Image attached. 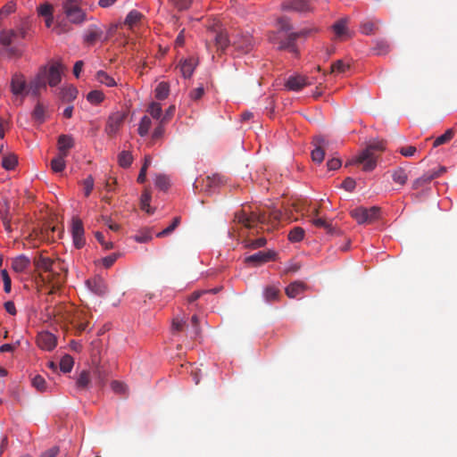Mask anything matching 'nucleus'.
I'll return each mask as SVG.
<instances>
[{
  "label": "nucleus",
  "instance_id": "obj_1",
  "mask_svg": "<svg viewBox=\"0 0 457 457\" xmlns=\"http://www.w3.org/2000/svg\"><path fill=\"white\" fill-rule=\"evenodd\" d=\"M281 213L278 211L272 212H260V211H246L242 209L235 214V221L244 225L245 228H252L257 224L271 223L272 226L278 222Z\"/></svg>",
  "mask_w": 457,
  "mask_h": 457
},
{
  "label": "nucleus",
  "instance_id": "obj_2",
  "mask_svg": "<svg viewBox=\"0 0 457 457\" xmlns=\"http://www.w3.org/2000/svg\"><path fill=\"white\" fill-rule=\"evenodd\" d=\"M385 150L383 141L370 142L368 146L353 160L348 162L345 166L352 164H362V170L365 171L373 170L377 166L378 154Z\"/></svg>",
  "mask_w": 457,
  "mask_h": 457
},
{
  "label": "nucleus",
  "instance_id": "obj_3",
  "mask_svg": "<svg viewBox=\"0 0 457 457\" xmlns=\"http://www.w3.org/2000/svg\"><path fill=\"white\" fill-rule=\"evenodd\" d=\"M278 33L285 32L287 36L284 39H279L277 37H270V40L274 44L278 45L279 50H288L291 53L297 54V47L295 42L297 40L295 32H291L293 25L290 22L289 18L283 16L278 19Z\"/></svg>",
  "mask_w": 457,
  "mask_h": 457
},
{
  "label": "nucleus",
  "instance_id": "obj_4",
  "mask_svg": "<svg viewBox=\"0 0 457 457\" xmlns=\"http://www.w3.org/2000/svg\"><path fill=\"white\" fill-rule=\"evenodd\" d=\"M33 263L43 282H52L56 276H59V273L54 268L55 262L49 257L39 254L34 258Z\"/></svg>",
  "mask_w": 457,
  "mask_h": 457
},
{
  "label": "nucleus",
  "instance_id": "obj_5",
  "mask_svg": "<svg viewBox=\"0 0 457 457\" xmlns=\"http://www.w3.org/2000/svg\"><path fill=\"white\" fill-rule=\"evenodd\" d=\"M231 44L237 55H240L251 52L255 40L248 32H237L232 36Z\"/></svg>",
  "mask_w": 457,
  "mask_h": 457
},
{
  "label": "nucleus",
  "instance_id": "obj_6",
  "mask_svg": "<svg viewBox=\"0 0 457 457\" xmlns=\"http://www.w3.org/2000/svg\"><path fill=\"white\" fill-rule=\"evenodd\" d=\"M380 209L373 206L370 208L357 207L351 211V216L359 223H370L378 219Z\"/></svg>",
  "mask_w": 457,
  "mask_h": 457
},
{
  "label": "nucleus",
  "instance_id": "obj_7",
  "mask_svg": "<svg viewBox=\"0 0 457 457\" xmlns=\"http://www.w3.org/2000/svg\"><path fill=\"white\" fill-rule=\"evenodd\" d=\"M127 113L124 112H115L109 115L104 131L109 137H113L122 127Z\"/></svg>",
  "mask_w": 457,
  "mask_h": 457
},
{
  "label": "nucleus",
  "instance_id": "obj_8",
  "mask_svg": "<svg viewBox=\"0 0 457 457\" xmlns=\"http://www.w3.org/2000/svg\"><path fill=\"white\" fill-rule=\"evenodd\" d=\"M62 7L66 17L71 22L77 24L84 21L85 12L75 0H66Z\"/></svg>",
  "mask_w": 457,
  "mask_h": 457
},
{
  "label": "nucleus",
  "instance_id": "obj_9",
  "mask_svg": "<svg viewBox=\"0 0 457 457\" xmlns=\"http://www.w3.org/2000/svg\"><path fill=\"white\" fill-rule=\"evenodd\" d=\"M84 227L80 219L74 217L71 221V235L73 244L77 249L82 248L85 244Z\"/></svg>",
  "mask_w": 457,
  "mask_h": 457
},
{
  "label": "nucleus",
  "instance_id": "obj_10",
  "mask_svg": "<svg viewBox=\"0 0 457 457\" xmlns=\"http://www.w3.org/2000/svg\"><path fill=\"white\" fill-rule=\"evenodd\" d=\"M314 148L312 151V160L316 163H321L325 157V150L328 142L323 137H316L313 139Z\"/></svg>",
  "mask_w": 457,
  "mask_h": 457
},
{
  "label": "nucleus",
  "instance_id": "obj_11",
  "mask_svg": "<svg viewBox=\"0 0 457 457\" xmlns=\"http://www.w3.org/2000/svg\"><path fill=\"white\" fill-rule=\"evenodd\" d=\"M63 69L64 67L61 62H54L49 69L46 68V79L50 87H55L61 82Z\"/></svg>",
  "mask_w": 457,
  "mask_h": 457
},
{
  "label": "nucleus",
  "instance_id": "obj_12",
  "mask_svg": "<svg viewBox=\"0 0 457 457\" xmlns=\"http://www.w3.org/2000/svg\"><path fill=\"white\" fill-rule=\"evenodd\" d=\"M37 343L41 349L52 351L56 346L57 338L54 334L48 331H42L37 334Z\"/></svg>",
  "mask_w": 457,
  "mask_h": 457
},
{
  "label": "nucleus",
  "instance_id": "obj_13",
  "mask_svg": "<svg viewBox=\"0 0 457 457\" xmlns=\"http://www.w3.org/2000/svg\"><path fill=\"white\" fill-rule=\"evenodd\" d=\"M281 8L284 11H295L297 12H307L312 10L306 0H288L282 4Z\"/></svg>",
  "mask_w": 457,
  "mask_h": 457
},
{
  "label": "nucleus",
  "instance_id": "obj_14",
  "mask_svg": "<svg viewBox=\"0 0 457 457\" xmlns=\"http://www.w3.org/2000/svg\"><path fill=\"white\" fill-rule=\"evenodd\" d=\"M46 67L40 70L37 76L29 83V90L32 95L37 96L41 88H46Z\"/></svg>",
  "mask_w": 457,
  "mask_h": 457
},
{
  "label": "nucleus",
  "instance_id": "obj_15",
  "mask_svg": "<svg viewBox=\"0 0 457 457\" xmlns=\"http://www.w3.org/2000/svg\"><path fill=\"white\" fill-rule=\"evenodd\" d=\"M275 256V253L271 251L262 252L260 251L254 254H252L246 257L245 262L248 263H253L255 266L263 264L270 260H273Z\"/></svg>",
  "mask_w": 457,
  "mask_h": 457
},
{
  "label": "nucleus",
  "instance_id": "obj_16",
  "mask_svg": "<svg viewBox=\"0 0 457 457\" xmlns=\"http://www.w3.org/2000/svg\"><path fill=\"white\" fill-rule=\"evenodd\" d=\"M309 85V82L307 81V78L301 75H295V76H290L286 84L285 87L288 90L292 91H299L303 89L304 87Z\"/></svg>",
  "mask_w": 457,
  "mask_h": 457
},
{
  "label": "nucleus",
  "instance_id": "obj_17",
  "mask_svg": "<svg viewBox=\"0 0 457 457\" xmlns=\"http://www.w3.org/2000/svg\"><path fill=\"white\" fill-rule=\"evenodd\" d=\"M27 87V83L24 79V76L20 73H15L12 75L11 80V91L13 95L19 96L25 92Z\"/></svg>",
  "mask_w": 457,
  "mask_h": 457
},
{
  "label": "nucleus",
  "instance_id": "obj_18",
  "mask_svg": "<svg viewBox=\"0 0 457 457\" xmlns=\"http://www.w3.org/2000/svg\"><path fill=\"white\" fill-rule=\"evenodd\" d=\"M74 146V139L71 135L62 134L57 140L59 154L68 156L69 150Z\"/></svg>",
  "mask_w": 457,
  "mask_h": 457
},
{
  "label": "nucleus",
  "instance_id": "obj_19",
  "mask_svg": "<svg viewBox=\"0 0 457 457\" xmlns=\"http://www.w3.org/2000/svg\"><path fill=\"white\" fill-rule=\"evenodd\" d=\"M87 285L88 288L97 295H104L107 293V286L100 277L88 279Z\"/></svg>",
  "mask_w": 457,
  "mask_h": 457
},
{
  "label": "nucleus",
  "instance_id": "obj_20",
  "mask_svg": "<svg viewBox=\"0 0 457 457\" xmlns=\"http://www.w3.org/2000/svg\"><path fill=\"white\" fill-rule=\"evenodd\" d=\"M103 34V30L96 26L90 27L85 33L84 42L88 46H92L102 38Z\"/></svg>",
  "mask_w": 457,
  "mask_h": 457
},
{
  "label": "nucleus",
  "instance_id": "obj_21",
  "mask_svg": "<svg viewBox=\"0 0 457 457\" xmlns=\"http://www.w3.org/2000/svg\"><path fill=\"white\" fill-rule=\"evenodd\" d=\"M197 62L195 58L190 57L182 61L179 64V70L184 78H190L196 67Z\"/></svg>",
  "mask_w": 457,
  "mask_h": 457
},
{
  "label": "nucleus",
  "instance_id": "obj_22",
  "mask_svg": "<svg viewBox=\"0 0 457 457\" xmlns=\"http://www.w3.org/2000/svg\"><path fill=\"white\" fill-rule=\"evenodd\" d=\"M305 289H306V286L304 283H303L301 281H295V282H292L291 284H289L286 287L285 291H286V295L289 298H295L297 295H299L300 294H302Z\"/></svg>",
  "mask_w": 457,
  "mask_h": 457
},
{
  "label": "nucleus",
  "instance_id": "obj_23",
  "mask_svg": "<svg viewBox=\"0 0 457 457\" xmlns=\"http://www.w3.org/2000/svg\"><path fill=\"white\" fill-rule=\"evenodd\" d=\"M91 381L92 378L89 371L82 370L76 380V387L80 391L87 390L91 385Z\"/></svg>",
  "mask_w": 457,
  "mask_h": 457
},
{
  "label": "nucleus",
  "instance_id": "obj_24",
  "mask_svg": "<svg viewBox=\"0 0 457 457\" xmlns=\"http://www.w3.org/2000/svg\"><path fill=\"white\" fill-rule=\"evenodd\" d=\"M30 264L29 259L25 255H20L12 260V268L15 272L25 271Z\"/></svg>",
  "mask_w": 457,
  "mask_h": 457
},
{
  "label": "nucleus",
  "instance_id": "obj_25",
  "mask_svg": "<svg viewBox=\"0 0 457 457\" xmlns=\"http://www.w3.org/2000/svg\"><path fill=\"white\" fill-rule=\"evenodd\" d=\"M436 178H438V173L428 171L425 174H423L421 177H420L414 180L412 187L414 189H418L420 187H422L423 185L429 183L431 180H433Z\"/></svg>",
  "mask_w": 457,
  "mask_h": 457
},
{
  "label": "nucleus",
  "instance_id": "obj_26",
  "mask_svg": "<svg viewBox=\"0 0 457 457\" xmlns=\"http://www.w3.org/2000/svg\"><path fill=\"white\" fill-rule=\"evenodd\" d=\"M109 377V372L104 367H96L94 370V378L99 386H104Z\"/></svg>",
  "mask_w": 457,
  "mask_h": 457
},
{
  "label": "nucleus",
  "instance_id": "obj_27",
  "mask_svg": "<svg viewBox=\"0 0 457 457\" xmlns=\"http://www.w3.org/2000/svg\"><path fill=\"white\" fill-rule=\"evenodd\" d=\"M347 20L346 19H341L337 21L333 26L332 29L336 35V37L342 38L345 36H347L348 29L346 28Z\"/></svg>",
  "mask_w": 457,
  "mask_h": 457
},
{
  "label": "nucleus",
  "instance_id": "obj_28",
  "mask_svg": "<svg viewBox=\"0 0 457 457\" xmlns=\"http://www.w3.org/2000/svg\"><path fill=\"white\" fill-rule=\"evenodd\" d=\"M16 36H17V34L14 30L4 29L0 32V44L4 47H8L12 45V43L13 42Z\"/></svg>",
  "mask_w": 457,
  "mask_h": 457
},
{
  "label": "nucleus",
  "instance_id": "obj_29",
  "mask_svg": "<svg viewBox=\"0 0 457 457\" xmlns=\"http://www.w3.org/2000/svg\"><path fill=\"white\" fill-rule=\"evenodd\" d=\"M372 51L377 55L386 54L390 51V46L385 39H378L374 43Z\"/></svg>",
  "mask_w": 457,
  "mask_h": 457
},
{
  "label": "nucleus",
  "instance_id": "obj_30",
  "mask_svg": "<svg viewBox=\"0 0 457 457\" xmlns=\"http://www.w3.org/2000/svg\"><path fill=\"white\" fill-rule=\"evenodd\" d=\"M46 109L41 103H37L32 112V119L38 124L46 120Z\"/></svg>",
  "mask_w": 457,
  "mask_h": 457
},
{
  "label": "nucleus",
  "instance_id": "obj_31",
  "mask_svg": "<svg viewBox=\"0 0 457 457\" xmlns=\"http://www.w3.org/2000/svg\"><path fill=\"white\" fill-rule=\"evenodd\" d=\"M65 158L66 156L62 154H57L52 161H51V169L54 172L58 173L62 172L65 167Z\"/></svg>",
  "mask_w": 457,
  "mask_h": 457
},
{
  "label": "nucleus",
  "instance_id": "obj_32",
  "mask_svg": "<svg viewBox=\"0 0 457 457\" xmlns=\"http://www.w3.org/2000/svg\"><path fill=\"white\" fill-rule=\"evenodd\" d=\"M143 18V14L139 12L137 10L130 11L126 19H125V24L128 25L129 28H132L136 24H137L141 19Z\"/></svg>",
  "mask_w": 457,
  "mask_h": 457
},
{
  "label": "nucleus",
  "instance_id": "obj_33",
  "mask_svg": "<svg viewBox=\"0 0 457 457\" xmlns=\"http://www.w3.org/2000/svg\"><path fill=\"white\" fill-rule=\"evenodd\" d=\"M170 93V86L167 82H160L155 88V97L159 100H164Z\"/></svg>",
  "mask_w": 457,
  "mask_h": 457
},
{
  "label": "nucleus",
  "instance_id": "obj_34",
  "mask_svg": "<svg viewBox=\"0 0 457 457\" xmlns=\"http://www.w3.org/2000/svg\"><path fill=\"white\" fill-rule=\"evenodd\" d=\"M230 40L228 37V35L225 32H219L215 36V45L219 50H225L228 47Z\"/></svg>",
  "mask_w": 457,
  "mask_h": 457
},
{
  "label": "nucleus",
  "instance_id": "obj_35",
  "mask_svg": "<svg viewBox=\"0 0 457 457\" xmlns=\"http://www.w3.org/2000/svg\"><path fill=\"white\" fill-rule=\"evenodd\" d=\"M392 179H393L394 182H395L401 186H403L408 179V176L403 168H398V169L393 170Z\"/></svg>",
  "mask_w": 457,
  "mask_h": 457
},
{
  "label": "nucleus",
  "instance_id": "obj_36",
  "mask_svg": "<svg viewBox=\"0 0 457 457\" xmlns=\"http://www.w3.org/2000/svg\"><path fill=\"white\" fill-rule=\"evenodd\" d=\"M73 365L74 360L69 354H65L64 356H62V358L60 361V369L64 373L71 372L73 368Z\"/></svg>",
  "mask_w": 457,
  "mask_h": 457
},
{
  "label": "nucleus",
  "instance_id": "obj_37",
  "mask_svg": "<svg viewBox=\"0 0 457 457\" xmlns=\"http://www.w3.org/2000/svg\"><path fill=\"white\" fill-rule=\"evenodd\" d=\"M96 79L98 82L106 85L107 87H113L116 85L114 79L110 77L105 71H99L96 74Z\"/></svg>",
  "mask_w": 457,
  "mask_h": 457
},
{
  "label": "nucleus",
  "instance_id": "obj_38",
  "mask_svg": "<svg viewBox=\"0 0 457 457\" xmlns=\"http://www.w3.org/2000/svg\"><path fill=\"white\" fill-rule=\"evenodd\" d=\"M454 135V131L453 129H447L443 135L436 137L433 143L434 147H437L441 145H444L447 142H449Z\"/></svg>",
  "mask_w": 457,
  "mask_h": 457
},
{
  "label": "nucleus",
  "instance_id": "obj_39",
  "mask_svg": "<svg viewBox=\"0 0 457 457\" xmlns=\"http://www.w3.org/2000/svg\"><path fill=\"white\" fill-rule=\"evenodd\" d=\"M180 224V217H175L170 226L157 233V237H164L171 234Z\"/></svg>",
  "mask_w": 457,
  "mask_h": 457
},
{
  "label": "nucleus",
  "instance_id": "obj_40",
  "mask_svg": "<svg viewBox=\"0 0 457 457\" xmlns=\"http://www.w3.org/2000/svg\"><path fill=\"white\" fill-rule=\"evenodd\" d=\"M151 125L152 121L148 116L145 115L144 117H142L138 127V134L141 137L146 136L151 128Z\"/></svg>",
  "mask_w": 457,
  "mask_h": 457
},
{
  "label": "nucleus",
  "instance_id": "obj_41",
  "mask_svg": "<svg viewBox=\"0 0 457 457\" xmlns=\"http://www.w3.org/2000/svg\"><path fill=\"white\" fill-rule=\"evenodd\" d=\"M104 98V93L99 90L90 91L87 96V100L92 104H99Z\"/></svg>",
  "mask_w": 457,
  "mask_h": 457
},
{
  "label": "nucleus",
  "instance_id": "obj_42",
  "mask_svg": "<svg viewBox=\"0 0 457 457\" xmlns=\"http://www.w3.org/2000/svg\"><path fill=\"white\" fill-rule=\"evenodd\" d=\"M303 237L304 229L301 227H295L288 233V239L291 242H300L303 239Z\"/></svg>",
  "mask_w": 457,
  "mask_h": 457
},
{
  "label": "nucleus",
  "instance_id": "obj_43",
  "mask_svg": "<svg viewBox=\"0 0 457 457\" xmlns=\"http://www.w3.org/2000/svg\"><path fill=\"white\" fill-rule=\"evenodd\" d=\"M360 29L364 35H371L378 29V26L372 21H364L361 23Z\"/></svg>",
  "mask_w": 457,
  "mask_h": 457
},
{
  "label": "nucleus",
  "instance_id": "obj_44",
  "mask_svg": "<svg viewBox=\"0 0 457 457\" xmlns=\"http://www.w3.org/2000/svg\"><path fill=\"white\" fill-rule=\"evenodd\" d=\"M18 160L17 156L15 154H9L3 158L2 160V166L5 170H13L15 166L17 165Z\"/></svg>",
  "mask_w": 457,
  "mask_h": 457
},
{
  "label": "nucleus",
  "instance_id": "obj_45",
  "mask_svg": "<svg viewBox=\"0 0 457 457\" xmlns=\"http://www.w3.org/2000/svg\"><path fill=\"white\" fill-rule=\"evenodd\" d=\"M32 386L38 390L39 392H46L47 390V386L45 378L40 375H36L32 378Z\"/></svg>",
  "mask_w": 457,
  "mask_h": 457
},
{
  "label": "nucleus",
  "instance_id": "obj_46",
  "mask_svg": "<svg viewBox=\"0 0 457 457\" xmlns=\"http://www.w3.org/2000/svg\"><path fill=\"white\" fill-rule=\"evenodd\" d=\"M147 112L150 113V115L156 120L162 119V106L160 104L153 102L149 104L147 108Z\"/></svg>",
  "mask_w": 457,
  "mask_h": 457
},
{
  "label": "nucleus",
  "instance_id": "obj_47",
  "mask_svg": "<svg viewBox=\"0 0 457 457\" xmlns=\"http://www.w3.org/2000/svg\"><path fill=\"white\" fill-rule=\"evenodd\" d=\"M132 155L129 152L123 151L119 154V164L123 168H128L132 163Z\"/></svg>",
  "mask_w": 457,
  "mask_h": 457
},
{
  "label": "nucleus",
  "instance_id": "obj_48",
  "mask_svg": "<svg viewBox=\"0 0 457 457\" xmlns=\"http://www.w3.org/2000/svg\"><path fill=\"white\" fill-rule=\"evenodd\" d=\"M278 295H279V289H278L277 287H275L273 286L266 287V289L264 291V296H265L266 300L269 302L278 300Z\"/></svg>",
  "mask_w": 457,
  "mask_h": 457
},
{
  "label": "nucleus",
  "instance_id": "obj_49",
  "mask_svg": "<svg viewBox=\"0 0 457 457\" xmlns=\"http://www.w3.org/2000/svg\"><path fill=\"white\" fill-rule=\"evenodd\" d=\"M16 4L14 2L10 1L0 9V20L7 17L9 14L15 12Z\"/></svg>",
  "mask_w": 457,
  "mask_h": 457
},
{
  "label": "nucleus",
  "instance_id": "obj_50",
  "mask_svg": "<svg viewBox=\"0 0 457 457\" xmlns=\"http://www.w3.org/2000/svg\"><path fill=\"white\" fill-rule=\"evenodd\" d=\"M349 64L345 63L342 60L335 62L330 68V72L343 73L349 69Z\"/></svg>",
  "mask_w": 457,
  "mask_h": 457
},
{
  "label": "nucleus",
  "instance_id": "obj_51",
  "mask_svg": "<svg viewBox=\"0 0 457 457\" xmlns=\"http://www.w3.org/2000/svg\"><path fill=\"white\" fill-rule=\"evenodd\" d=\"M223 183H225V179L221 175L214 174L212 176L207 177V186L210 187H218Z\"/></svg>",
  "mask_w": 457,
  "mask_h": 457
},
{
  "label": "nucleus",
  "instance_id": "obj_52",
  "mask_svg": "<svg viewBox=\"0 0 457 457\" xmlns=\"http://www.w3.org/2000/svg\"><path fill=\"white\" fill-rule=\"evenodd\" d=\"M151 200V195L148 192H145L141 195V208L142 210L145 211L147 213L152 214L154 213V211L151 209L149 203Z\"/></svg>",
  "mask_w": 457,
  "mask_h": 457
},
{
  "label": "nucleus",
  "instance_id": "obj_53",
  "mask_svg": "<svg viewBox=\"0 0 457 457\" xmlns=\"http://www.w3.org/2000/svg\"><path fill=\"white\" fill-rule=\"evenodd\" d=\"M155 186L161 190H167L170 186L169 178L165 175L156 176Z\"/></svg>",
  "mask_w": 457,
  "mask_h": 457
},
{
  "label": "nucleus",
  "instance_id": "obj_54",
  "mask_svg": "<svg viewBox=\"0 0 457 457\" xmlns=\"http://www.w3.org/2000/svg\"><path fill=\"white\" fill-rule=\"evenodd\" d=\"M53 5L47 2L42 4L38 6L37 12L39 15L47 17V16H53Z\"/></svg>",
  "mask_w": 457,
  "mask_h": 457
},
{
  "label": "nucleus",
  "instance_id": "obj_55",
  "mask_svg": "<svg viewBox=\"0 0 457 457\" xmlns=\"http://www.w3.org/2000/svg\"><path fill=\"white\" fill-rule=\"evenodd\" d=\"M319 31V29L315 26L310 27V28H303L301 30L295 32L296 35L297 39L300 37H308L312 36L313 33H317Z\"/></svg>",
  "mask_w": 457,
  "mask_h": 457
},
{
  "label": "nucleus",
  "instance_id": "obj_56",
  "mask_svg": "<svg viewBox=\"0 0 457 457\" xmlns=\"http://www.w3.org/2000/svg\"><path fill=\"white\" fill-rule=\"evenodd\" d=\"M170 2L178 11L187 10L192 4V0H170Z\"/></svg>",
  "mask_w": 457,
  "mask_h": 457
},
{
  "label": "nucleus",
  "instance_id": "obj_57",
  "mask_svg": "<svg viewBox=\"0 0 457 457\" xmlns=\"http://www.w3.org/2000/svg\"><path fill=\"white\" fill-rule=\"evenodd\" d=\"M62 94L64 100L71 102L77 97L78 90L75 87H68L62 89Z\"/></svg>",
  "mask_w": 457,
  "mask_h": 457
},
{
  "label": "nucleus",
  "instance_id": "obj_58",
  "mask_svg": "<svg viewBox=\"0 0 457 457\" xmlns=\"http://www.w3.org/2000/svg\"><path fill=\"white\" fill-rule=\"evenodd\" d=\"M135 241L138 243H146L152 239L151 233L148 229H145L140 231L138 234H137L135 237Z\"/></svg>",
  "mask_w": 457,
  "mask_h": 457
},
{
  "label": "nucleus",
  "instance_id": "obj_59",
  "mask_svg": "<svg viewBox=\"0 0 457 457\" xmlns=\"http://www.w3.org/2000/svg\"><path fill=\"white\" fill-rule=\"evenodd\" d=\"M312 223L314 226L319 227V228H323L327 229L328 231L332 230L331 223L328 222L326 220H324L322 218H318V217L312 218Z\"/></svg>",
  "mask_w": 457,
  "mask_h": 457
},
{
  "label": "nucleus",
  "instance_id": "obj_60",
  "mask_svg": "<svg viewBox=\"0 0 457 457\" xmlns=\"http://www.w3.org/2000/svg\"><path fill=\"white\" fill-rule=\"evenodd\" d=\"M2 278L4 281V290L5 293L11 292L12 280L6 270H1Z\"/></svg>",
  "mask_w": 457,
  "mask_h": 457
},
{
  "label": "nucleus",
  "instance_id": "obj_61",
  "mask_svg": "<svg viewBox=\"0 0 457 457\" xmlns=\"http://www.w3.org/2000/svg\"><path fill=\"white\" fill-rule=\"evenodd\" d=\"M112 389L116 393L120 395H125L127 392V386L120 381L114 380L111 384Z\"/></svg>",
  "mask_w": 457,
  "mask_h": 457
},
{
  "label": "nucleus",
  "instance_id": "obj_62",
  "mask_svg": "<svg viewBox=\"0 0 457 457\" xmlns=\"http://www.w3.org/2000/svg\"><path fill=\"white\" fill-rule=\"evenodd\" d=\"M85 195L88 196L94 188V179L92 176H88L83 181Z\"/></svg>",
  "mask_w": 457,
  "mask_h": 457
},
{
  "label": "nucleus",
  "instance_id": "obj_63",
  "mask_svg": "<svg viewBox=\"0 0 457 457\" xmlns=\"http://www.w3.org/2000/svg\"><path fill=\"white\" fill-rule=\"evenodd\" d=\"M95 237L97 241L107 250L113 248L112 242H106L103 233L97 231L95 233Z\"/></svg>",
  "mask_w": 457,
  "mask_h": 457
},
{
  "label": "nucleus",
  "instance_id": "obj_64",
  "mask_svg": "<svg viewBox=\"0 0 457 457\" xmlns=\"http://www.w3.org/2000/svg\"><path fill=\"white\" fill-rule=\"evenodd\" d=\"M355 187V180L350 177L346 178L342 183V187L348 192L353 191Z\"/></svg>",
  "mask_w": 457,
  "mask_h": 457
}]
</instances>
